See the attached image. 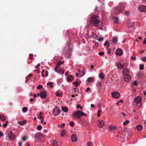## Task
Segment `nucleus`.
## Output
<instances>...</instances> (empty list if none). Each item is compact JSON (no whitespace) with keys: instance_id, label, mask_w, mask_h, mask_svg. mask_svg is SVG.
<instances>
[{"instance_id":"1","label":"nucleus","mask_w":146,"mask_h":146,"mask_svg":"<svg viewBox=\"0 0 146 146\" xmlns=\"http://www.w3.org/2000/svg\"><path fill=\"white\" fill-rule=\"evenodd\" d=\"M100 21L99 19L98 16L96 15H92L89 21L90 25L96 27H98Z\"/></svg>"},{"instance_id":"2","label":"nucleus","mask_w":146,"mask_h":146,"mask_svg":"<svg viewBox=\"0 0 146 146\" xmlns=\"http://www.w3.org/2000/svg\"><path fill=\"white\" fill-rule=\"evenodd\" d=\"M124 7L122 4H119L117 7L114 8L115 13L118 15L120 13H122L124 10Z\"/></svg>"},{"instance_id":"3","label":"nucleus","mask_w":146,"mask_h":146,"mask_svg":"<svg viewBox=\"0 0 146 146\" xmlns=\"http://www.w3.org/2000/svg\"><path fill=\"white\" fill-rule=\"evenodd\" d=\"M72 115L73 117L78 119H80L82 115H84L85 116H86V114H84V112H82L80 111H74Z\"/></svg>"},{"instance_id":"4","label":"nucleus","mask_w":146,"mask_h":146,"mask_svg":"<svg viewBox=\"0 0 146 146\" xmlns=\"http://www.w3.org/2000/svg\"><path fill=\"white\" fill-rule=\"evenodd\" d=\"M60 111L61 110L58 107L56 106L53 109V113L54 115H58L60 113Z\"/></svg>"},{"instance_id":"5","label":"nucleus","mask_w":146,"mask_h":146,"mask_svg":"<svg viewBox=\"0 0 146 146\" xmlns=\"http://www.w3.org/2000/svg\"><path fill=\"white\" fill-rule=\"evenodd\" d=\"M8 137L10 140L14 141L16 137V135L13 134L12 131H10L8 133Z\"/></svg>"},{"instance_id":"6","label":"nucleus","mask_w":146,"mask_h":146,"mask_svg":"<svg viewBox=\"0 0 146 146\" xmlns=\"http://www.w3.org/2000/svg\"><path fill=\"white\" fill-rule=\"evenodd\" d=\"M38 96H40L42 99H44L47 97V94L46 92H40V94H37Z\"/></svg>"},{"instance_id":"7","label":"nucleus","mask_w":146,"mask_h":146,"mask_svg":"<svg viewBox=\"0 0 146 146\" xmlns=\"http://www.w3.org/2000/svg\"><path fill=\"white\" fill-rule=\"evenodd\" d=\"M111 94L113 98H117L120 96L119 92H112Z\"/></svg>"},{"instance_id":"8","label":"nucleus","mask_w":146,"mask_h":146,"mask_svg":"<svg viewBox=\"0 0 146 146\" xmlns=\"http://www.w3.org/2000/svg\"><path fill=\"white\" fill-rule=\"evenodd\" d=\"M141 99H142L140 97L137 96L135 98L134 101L137 104H140L141 103Z\"/></svg>"},{"instance_id":"9","label":"nucleus","mask_w":146,"mask_h":146,"mask_svg":"<svg viewBox=\"0 0 146 146\" xmlns=\"http://www.w3.org/2000/svg\"><path fill=\"white\" fill-rule=\"evenodd\" d=\"M123 78L124 79L125 81L127 82H129L131 79V76L129 75H124Z\"/></svg>"},{"instance_id":"10","label":"nucleus","mask_w":146,"mask_h":146,"mask_svg":"<svg viewBox=\"0 0 146 146\" xmlns=\"http://www.w3.org/2000/svg\"><path fill=\"white\" fill-rule=\"evenodd\" d=\"M104 121L101 120H99L97 122V125L100 128L103 127L104 125Z\"/></svg>"},{"instance_id":"11","label":"nucleus","mask_w":146,"mask_h":146,"mask_svg":"<svg viewBox=\"0 0 146 146\" xmlns=\"http://www.w3.org/2000/svg\"><path fill=\"white\" fill-rule=\"evenodd\" d=\"M123 54L122 50L120 48L117 49L115 52V54L116 55L121 56Z\"/></svg>"},{"instance_id":"12","label":"nucleus","mask_w":146,"mask_h":146,"mask_svg":"<svg viewBox=\"0 0 146 146\" xmlns=\"http://www.w3.org/2000/svg\"><path fill=\"white\" fill-rule=\"evenodd\" d=\"M130 70L127 68H124L122 72L124 75H129V73L130 72Z\"/></svg>"},{"instance_id":"13","label":"nucleus","mask_w":146,"mask_h":146,"mask_svg":"<svg viewBox=\"0 0 146 146\" xmlns=\"http://www.w3.org/2000/svg\"><path fill=\"white\" fill-rule=\"evenodd\" d=\"M138 9L141 11L145 12L146 11V6L142 5L138 7Z\"/></svg>"},{"instance_id":"14","label":"nucleus","mask_w":146,"mask_h":146,"mask_svg":"<svg viewBox=\"0 0 146 146\" xmlns=\"http://www.w3.org/2000/svg\"><path fill=\"white\" fill-rule=\"evenodd\" d=\"M58 68H56V70L54 69L55 71L61 74H63L64 73V71L62 69H60L58 70Z\"/></svg>"},{"instance_id":"15","label":"nucleus","mask_w":146,"mask_h":146,"mask_svg":"<svg viewBox=\"0 0 146 146\" xmlns=\"http://www.w3.org/2000/svg\"><path fill=\"white\" fill-rule=\"evenodd\" d=\"M116 65L118 69L123 68H124V66L120 62H118Z\"/></svg>"},{"instance_id":"16","label":"nucleus","mask_w":146,"mask_h":146,"mask_svg":"<svg viewBox=\"0 0 146 146\" xmlns=\"http://www.w3.org/2000/svg\"><path fill=\"white\" fill-rule=\"evenodd\" d=\"M77 136L74 135H72L71 136V139L73 142H76L77 140Z\"/></svg>"},{"instance_id":"17","label":"nucleus","mask_w":146,"mask_h":146,"mask_svg":"<svg viewBox=\"0 0 146 146\" xmlns=\"http://www.w3.org/2000/svg\"><path fill=\"white\" fill-rule=\"evenodd\" d=\"M74 79L73 76L71 75H68L67 77V80L68 81L70 82L72 81Z\"/></svg>"},{"instance_id":"18","label":"nucleus","mask_w":146,"mask_h":146,"mask_svg":"<svg viewBox=\"0 0 146 146\" xmlns=\"http://www.w3.org/2000/svg\"><path fill=\"white\" fill-rule=\"evenodd\" d=\"M42 134L40 133H37L35 134V137L36 139H38L42 137Z\"/></svg>"},{"instance_id":"19","label":"nucleus","mask_w":146,"mask_h":146,"mask_svg":"<svg viewBox=\"0 0 146 146\" xmlns=\"http://www.w3.org/2000/svg\"><path fill=\"white\" fill-rule=\"evenodd\" d=\"M55 94L57 96L61 97L62 96L63 93L61 92H56Z\"/></svg>"},{"instance_id":"20","label":"nucleus","mask_w":146,"mask_h":146,"mask_svg":"<svg viewBox=\"0 0 146 146\" xmlns=\"http://www.w3.org/2000/svg\"><path fill=\"white\" fill-rule=\"evenodd\" d=\"M114 21V23H119V19L117 17H114L113 18Z\"/></svg>"},{"instance_id":"21","label":"nucleus","mask_w":146,"mask_h":146,"mask_svg":"<svg viewBox=\"0 0 146 146\" xmlns=\"http://www.w3.org/2000/svg\"><path fill=\"white\" fill-rule=\"evenodd\" d=\"M62 110L63 111L66 112L68 111V109L67 107L66 106H64L62 107Z\"/></svg>"},{"instance_id":"22","label":"nucleus","mask_w":146,"mask_h":146,"mask_svg":"<svg viewBox=\"0 0 146 146\" xmlns=\"http://www.w3.org/2000/svg\"><path fill=\"white\" fill-rule=\"evenodd\" d=\"M128 26L129 27L132 28L134 26V22L133 21L129 22L128 23Z\"/></svg>"},{"instance_id":"23","label":"nucleus","mask_w":146,"mask_h":146,"mask_svg":"<svg viewBox=\"0 0 146 146\" xmlns=\"http://www.w3.org/2000/svg\"><path fill=\"white\" fill-rule=\"evenodd\" d=\"M26 123L27 121L26 120H24L22 121H20L19 122L18 124L20 125H24Z\"/></svg>"},{"instance_id":"24","label":"nucleus","mask_w":146,"mask_h":146,"mask_svg":"<svg viewBox=\"0 0 146 146\" xmlns=\"http://www.w3.org/2000/svg\"><path fill=\"white\" fill-rule=\"evenodd\" d=\"M116 127L114 126H112L111 125H109L108 127V129L110 130H112L115 129Z\"/></svg>"},{"instance_id":"25","label":"nucleus","mask_w":146,"mask_h":146,"mask_svg":"<svg viewBox=\"0 0 146 146\" xmlns=\"http://www.w3.org/2000/svg\"><path fill=\"white\" fill-rule=\"evenodd\" d=\"M0 119L3 121H4L6 120V117L5 116L0 114Z\"/></svg>"},{"instance_id":"26","label":"nucleus","mask_w":146,"mask_h":146,"mask_svg":"<svg viewBox=\"0 0 146 146\" xmlns=\"http://www.w3.org/2000/svg\"><path fill=\"white\" fill-rule=\"evenodd\" d=\"M64 63V62H61V63H60L59 62H58V63L56 64V66L55 67L54 69L56 70V68H58V66Z\"/></svg>"},{"instance_id":"27","label":"nucleus","mask_w":146,"mask_h":146,"mask_svg":"<svg viewBox=\"0 0 146 146\" xmlns=\"http://www.w3.org/2000/svg\"><path fill=\"white\" fill-rule=\"evenodd\" d=\"M136 128L138 131H141L142 130L141 126L140 125H138L136 126Z\"/></svg>"},{"instance_id":"28","label":"nucleus","mask_w":146,"mask_h":146,"mask_svg":"<svg viewBox=\"0 0 146 146\" xmlns=\"http://www.w3.org/2000/svg\"><path fill=\"white\" fill-rule=\"evenodd\" d=\"M66 132L65 130H62L61 132L60 135L62 137H63L64 135H65L66 134Z\"/></svg>"},{"instance_id":"29","label":"nucleus","mask_w":146,"mask_h":146,"mask_svg":"<svg viewBox=\"0 0 146 146\" xmlns=\"http://www.w3.org/2000/svg\"><path fill=\"white\" fill-rule=\"evenodd\" d=\"M96 34L93 32H91L90 33V37H92L93 38H94L95 37V36Z\"/></svg>"},{"instance_id":"30","label":"nucleus","mask_w":146,"mask_h":146,"mask_svg":"<svg viewBox=\"0 0 146 146\" xmlns=\"http://www.w3.org/2000/svg\"><path fill=\"white\" fill-rule=\"evenodd\" d=\"M104 46H107L108 47L110 46V44L108 42L107 40L104 44Z\"/></svg>"},{"instance_id":"31","label":"nucleus","mask_w":146,"mask_h":146,"mask_svg":"<svg viewBox=\"0 0 146 146\" xmlns=\"http://www.w3.org/2000/svg\"><path fill=\"white\" fill-rule=\"evenodd\" d=\"M99 77L101 79H103L104 78V76L103 73L99 74Z\"/></svg>"},{"instance_id":"32","label":"nucleus","mask_w":146,"mask_h":146,"mask_svg":"<svg viewBox=\"0 0 146 146\" xmlns=\"http://www.w3.org/2000/svg\"><path fill=\"white\" fill-rule=\"evenodd\" d=\"M47 84L48 86H49L51 88H53V86L52 85V83L51 82H48V83H47Z\"/></svg>"},{"instance_id":"33","label":"nucleus","mask_w":146,"mask_h":146,"mask_svg":"<svg viewBox=\"0 0 146 146\" xmlns=\"http://www.w3.org/2000/svg\"><path fill=\"white\" fill-rule=\"evenodd\" d=\"M117 39L116 37H114L113 39V42L115 43H117Z\"/></svg>"},{"instance_id":"34","label":"nucleus","mask_w":146,"mask_h":146,"mask_svg":"<svg viewBox=\"0 0 146 146\" xmlns=\"http://www.w3.org/2000/svg\"><path fill=\"white\" fill-rule=\"evenodd\" d=\"M28 108L26 107H24L22 108V110L23 112H25L27 111Z\"/></svg>"},{"instance_id":"35","label":"nucleus","mask_w":146,"mask_h":146,"mask_svg":"<svg viewBox=\"0 0 146 146\" xmlns=\"http://www.w3.org/2000/svg\"><path fill=\"white\" fill-rule=\"evenodd\" d=\"M130 122V121L129 120H127L125 121L123 123V124L124 125H126L128 123Z\"/></svg>"},{"instance_id":"36","label":"nucleus","mask_w":146,"mask_h":146,"mask_svg":"<svg viewBox=\"0 0 146 146\" xmlns=\"http://www.w3.org/2000/svg\"><path fill=\"white\" fill-rule=\"evenodd\" d=\"M93 79L92 78L90 77L88 78L87 79V81L88 82H91L93 81Z\"/></svg>"},{"instance_id":"37","label":"nucleus","mask_w":146,"mask_h":146,"mask_svg":"<svg viewBox=\"0 0 146 146\" xmlns=\"http://www.w3.org/2000/svg\"><path fill=\"white\" fill-rule=\"evenodd\" d=\"M22 140L24 141H26L27 140V137L26 136H23L22 138Z\"/></svg>"},{"instance_id":"38","label":"nucleus","mask_w":146,"mask_h":146,"mask_svg":"<svg viewBox=\"0 0 146 146\" xmlns=\"http://www.w3.org/2000/svg\"><path fill=\"white\" fill-rule=\"evenodd\" d=\"M33 54H29V59L30 60H31L33 59Z\"/></svg>"},{"instance_id":"39","label":"nucleus","mask_w":146,"mask_h":146,"mask_svg":"<svg viewBox=\"0 0 146 146\" xmlns=\"http://www.w3.org/2000/svg\"><path fill=\"white\" fill-rule=\"evenodd\" d=\"M8 123L9 122L8 121H6L5 123L3 125V127H6L7 126V124H8Z\"/></svg>"},{"instance_id":"40","label":"nucleus","mask_w":146,"mask_h":146,"mask_svg":"<svg viewBox=\"0 0 146 146\" xmlns=\"http://www.w3.org/2000/svg\"><path fill=\"white\" fill-rule=\"evenodd\" d=\"M144 68V65L143 64H140L139 66V70H142Z\"/></svg>"},{"instance_id":"41","label":"nucleus","mask_w":146,"mask_h":146,"mask_svg":"<svg viewBox=\"0 0 146 146\" xmlns=\"http://www.w3.org/2000/svg\"><path fill=\"white\" fill-rule=\"evenodd\" d=\"M87 145L88 146H93V143L91 142H88L87 143Z\"/></svg>"},{"instance_id":"42","label":"nucleus","mask_w":146,"mask_h":146,"mask_svg":"<svg viewBox=\"0 0 146 146\" xmlns=\"http://www.w3.org/2000/svg\"><path fill=\"white\" fill-rule=\"evenodd\" d=\"M42 127L41 125H38L37 127V129L38 130H40L42 129Z\"/></svg>"},{"instance_id":"43","label":"nucleus","mask_w":146,"mask_h":146,"mask_svg":"<svg viewBox=\"0 0 146 146\" xmlns=\"http://www.w3.org/2000/svg\"><path fill=\"white\" fill-rule=\"evenodd\" d=\"M101 111V110H99L97 112V116L98 117H100V113Z\"/></svg>"},{"instance_id":"44","label":"nucleus","mask_w":146,"mask_h":146,"mask_svg":"<svg viewBox=\"0 0 146 146\" xmlns=\"http://www.w3.org/2000/svg\"><path fill=\"white\" fill-rule=\"evenodd\" d=\"M141 59L142 61L146 62V57H142Z\"/></svg>"},{"instance_id":"45","label":"nucleus","mask_w":146,"mask_h":146,"mask_svg":"<svg viewBox=\"0 0 146 146\" xmlns=\"http://www.w3.org/2000/svg\"><path fill=\"white\" fill-rule=\"evenodd\" d=\"M53 143L54 145H56L57 144V142L56 140H53Z\"/></svg>"},{"instance_id":"46","label":"nucleus","mask_w":146,"mask_h":146,"mask_svg":"<svg viewBox=\"0 0 146 146\" xmlns=\"http://www.w3.org/2000/svg\"><path fill=\"white\" fill-rule=\"evenodd\" d=\"M137 81L135 80L133 82V84H132V86H133V85H134V86H136L137 85Z\"/></svg>"},{"instance_id":"47","label":"nucleus","mask_w":146,"mask_h":146,"mask_svg":"<svg viewBox=\"0 0 146 146\" xmlns=\"http://www.w3.org/2000/svg\"><path fill=\"white\" fill-rule=\"evenodd\" d=\"M33 76V74H31V73H30V74L29 75H28V76H27V80H26V81H27L28 80V79L30 77H31L32 76Z\"/></svg>"},{"instance_id":"48","label":"nucleus","mask_w":146,"mask_h":146,"mask_svg":"<svg viewBox=\"0 0 146 146\" xmlns=\"http://www.w3.org/2000/svg\"><path fill=\"white\" fill-rule=\"evenodd\" d=\"M42 85H39L37 87V89H40V88H42Z\"/></svg>"},{"instance_id":"49","label":"nucleus","mask_w":146,"mask_h":146,"mask_svg":"<svg viewBox=\"0 0 146 146\" xmlns=\"http://www.w3.org/2000/svg\"><path fill=\"white\" fill-rule=\"evenodd\" d=\"M73 85H75L76 86H77L79 84L76 81H75V82H73Z\"/></svg>"},{"instance_id":"50","label":"nucleus","mask_w":146,"mask_h":146,"mask_svg":"<svg viewBox=\"0 0 146 146\" xmlns=\"http://www.w3.org/2000/svg\"><path fill=\"white\" fill-rule=\"evenodd\" d=\"M74 123L73 121H71L70 123V125L72 126H73L74 125Z\"/></svg>"},{"instance_id":"51","label":"nucleus","mask_w":146,"mask_h":146,"mask_svg":"<svg viewBox=\"0 0 146 146\" xmlns=\"http://www.w3.org/2000/svg\"><path fill=\"white\" fill-rule=\"evenodd\" d=\"M111 49H110V48H109L108 50V52H107L108 53V54H110V53H111Z\"/></svg>"},{"instance_id":"52","label":"nucleus","mask_w":146,"mask_h":146,"mask_svg":"<svg viewBox=\"0 0 146 146\" xmlns=\"http://www.w3.org/2000/svg\"><path fill=\"white\" fill-rule=\"evenodd\" d=\"M81 74L82 76H84L85 74V72L84 71H81Z\"/></svg>"},{"instance_id":"53","label":"nucleus","mask_w":146,"mask_h":146,"mask_svg":"<svg viewBox=\"0 0 146 146\" xmlns=\"http://www.w3.org/2000/svg\"><path fill=\"white\" fill-rule=\"evenodd\" d=\"M38 119H43L44 118L41 115H39L38 117Z\"/></svg>"},{"instance_id":"54","label":"nucleus","mask_w":146,"mask_h":146,"mask_svg":"<svg viewBox=\"0 0 146 146\" xmlns=\"http://www.w3.org/2000/svg\"><path fill=\"white\" fill-rule=\"evenodd\" d=\"M104 54V53L103 52H100L98 53L99 55L100 56H102Z\"/></svg>"},{"instance_id":"55","label":"nucleus","mask_w":146,"mask_h":146,"mask_svg":"<svg viewBox=\"0 0 146 146\" xmlns=\"http://www.w3.org/2000/svg\"><path fill=\"white\" fill-rule=\"evenodd\" d=\"M18 146H21L22 144V143L21 141H20L18 142Z\"/></svg>"},{"instance_id":"56","label":"nucleus","mask_w":146,"mask_h":146,"mask_svg":"<svg viewBox=\"0 0 146 146\" xmlns=\"http://www.w3.org/2000/svg\"><path fill=\"white\" fill-rule=\"evenodd\" d=\"M103 40V38L102 37H100L98 38V40L99 41H102Z\"/></svg>"},{"instance_id":"57","label":"nucleus","mask_w":146,"mask_h":146,"mask_svg":"<svg viewBox=\"0 0 146 146\" xmlns=\"http://www.w3.org/2000/svg\"><path fill=\"white\" fill-rule=\"evenodd\" d=\"M30 146V143L29 142L26 143L25 145V146Z\"/></svg>"},{"instance_id":"58","label":"nucleus","mask_w":146,"mask_h":146,"mask_svg":"<svg viewBox=\"0 0 146 146\" xmlns=\"http://www.w3.org/2000/svg\"><path fill=\"white\" fill-rule=\"evenodd\" d=\"M40 66V64H38L37 65L35 66V68H38Z\"/></svg>"},{"instance_id":"59","label":"nucleus","mask_w":146,"mask_h":146,"mask_svg":"<svg viewBox=\"0 0 146 146\" xmlns=\"http://www.w3.org/2000/svg\"><path fill=\"white\" fill-rule=\"evenodd\" d=\"M3 135V133L1 131H0V136L1 137H2Z\"/></svg>"},{"instance_id":"60","label":"nucleus","mask_w":146,"mask_h":146,"mask_svg":"<svg viewBox=\"0 0 146 146\" xmlns=\"http://www.w3.org/2000/svg\"><path fill=\"white\" fill-rule=\"evenodd\" d=\"M90 88L89 87H88L85 90V91L86 92H88V91H90Z\"/></svg>"},{"instance_id":"61","label":"nucleus","mask_w":146,"mask_h":146,"mask_svg":"<svg viewBox=\"0 0 146 146\" xmlns=\"http://www.w3.org/2000/svg\"><path fill=\"white\" fill-rule=\"evenodd\" d=\"M131 59H132L134 60H136V57H131Z\"/></svg>"},{"instance_id":"62","label":"nucleus","mask_w":146,"mask_h":146,"mask_svg":"<svg viewBox=\"0 0 146 146\" xmlns=\"http://www.w3.org/2000/svg\"><path fill=\"white\" fill-rule=\"evenodd\" d=\"M80 107V104H78L76 106V108L77 109H79Z\"/></svg>"},{"instance_id":"63","label":"nucleus","mask_w":146,"mask_h":146,"mask_svg":"<svg viewBox=\"0 0 146 146\" xmlns=\"http://www.w3.org/2000/svg\"><path fill=\"white\" fill-rule=\"evenodd\" d=\"M35 99L34 98H33V99H32V98H31L30 99V101L31 102H33L34 100H35Z\"/></svg>"},{"instance_id":"64","label":"nucleus","mask_w":146,"mask_h":146,"mask_svg":"<svg viewBox=\"0 0 146 146\" xmlns=\"http://www.w3.org/2000/svg\"><path fill=\"white\" fill-rule=\"evenodd\" d=\"M143 43L144 44H146V38H145L143 42Z\"/></svg>"}]
</instances>
